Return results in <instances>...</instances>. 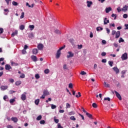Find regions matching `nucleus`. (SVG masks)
Here are the masks:
<instances>
[{"instance_id": "f257e3e1", "label": "nucleus", "mask_w": 128, "mask_h": 128, "mask_svg": "<svg viewBox=\"0 0 128 128\" xmlns=\"http://www.w3.org/2000/svg\"><path fill=\"white\" fill-rule=\"evenodd\" d=\"M122 60H128V54L126 52L124 53L121 56Z\"/></svg>"}, {"instance_id": "f03ea898", "label": "nucleus", "mask_w": 128, "mask_h": 128, "mask_svg": "<svg viewBox=\"0 0 128 128\" xmlns=\"http://www.w3.org/2000/svg\"><path fill=\"white\" fill-rule=\"evenodd\" d=\"M37 48L39 50H44V46L42 44L40 43L38 44Z\"/></svg>"}, {"instance_id": "7ed1b4c3", "label": "nucleus", "mask_w": 128, "mask_h": 128, "mask_svg": "<svg viewBox=\"0 0 128 128\" xmlns=\"http://www.w3.org/2000/svg\"><path fill=\"white\" fill-rule=\"evenodd\" d=\"M68 55L67 56V58H72L74 56V53H72V52H68Z\"/></svg>"}, {"instance_id": "20e7f679", "label": "nucleus", "mask_w": 128, "mask_h": 128, "mask_svg": "<svg viewBox=\"0 0 128 128\" xmlns=\"http://www.w3.org/2000/svg\"><path fill=\"white\" fill-rule=\"evenodd\" d=\"M114 92L116 94V96L118 98V100H122V96H120V94H119V93L116 92V91H114Z\"/></svg>"}, {"instance_id": "39448f33", "label": "nucleus", "mask_w": 128, "mask_h": 128, "mask_svg": "<svg viewBox=\"0 0 128 128\" xmlns=\"http://www.w3.org/2000/svg\"><path fill=\"white\" fill-rule=\"evenodd\" d=\"M5 70H12V66H10V65L6 64L5 66Z\"/></svg>"}, {"instance_id": "423d86ee", "label": "nucleus", "mask_w": 128, "mask_h": 128, "mask_svg": "<svg viewBox=\"0 0 128 128\" xmlns=\"http://www.w3.org/2000/svg\"><path fill=\"white\" fill-rule=\"evenodd\" d=\"M43 94H44V96H50V92H48V90H45L43 92Z\"/></svg>"}, {"instance_id": "0eeeda50", "label": "nucleus", "mask_w": 128, "mask_h": 128, "mask_svg": "<svg viewBox=\"0 0 128 128\" xmlns=\"http://www.w3.org/2000/svg\"><path fill=\"white\" fill-rule=\"evenodd\" d=\"M112 70H114V72H115L116 74H118L120 72V69H118L116 66L114 67Z\"/></svg>"}, {"instance_id": "6e6552de", "label": "nucleus", "mask_w": 128, "mask_h": 128, "mask_svg": "<svg viewBox=\"0 0 128 128\" xmlns=\"http://www.w3.org/2000/svg\"><path fill=\"white\" fill-rule=\"evenodd\" d=\"M31 58L33 62H38V58H36V56H32Z\"/></svg>"}, {"instance_id": "1a4fd4ad", "label": "nucleus", "mask_w": 128, "mask_h": 128, "mask_svg": "<svg viewBox=\"0 0 128 128\" xmlns=\"http://www.w3.org/2000/svg\"><path fill=\"white\" fill-rule=\"evenodd\" d=\"M8 86H0L1 90H8Z\"/></svg>"}, {"instance_id": "9d476101", "label": "nucleus", "mask_w": 128, "mask_h": 128, "mask_svg": "<svg viewBox=\"0 0 128 128\" xmlns=\"http://www.w3.org/2000/svg\"><path fill=\"white\" fill-rule=\"evenodd\" d=\"M104 24H108L110 23V20H108V18H106L104 20Z\"/></svg>"}, {"instance_id": "9b49d317", "label": "nucleus", "mask_w": 128, "mask_h": 128, "mask_svg": "<svg viewBox=\"0 0 128 128\" xmlns=\"http://www.w3.org/2000/svg\"><path fill=\"white\" fill-rule=\"evenodd\" d=\"M120 36V32L118 31L116 34V38H118Z\"/></svg>"}, {"instance_id": "f8f14e48", "label": "nucleus", "mask_w": 128, "mask_h": 128, "mask_svg": "<svg viewBox=\"0 0 128 128\" xmlns=\"http://www.w3.org/2000/svg\"><path fill=\"white\" fill-rule=\"evenodd\" d=\"M20 98L22 100H26V96L25 94H22Z\"/></svg>"}, {"instance_id": "ddd939ff", "label": "nucleus", "mask_w": 128, "mask_h": 128, "mask_svg": "<svg viewBox=\"0 0 128 128\" xmlns=\"http://www.w3.org/2000/svg\"><path fill=\"white\" fill-rule=\"evenodd\" d=\"M60 51H58V50L56 54V58H60Z\"/></svg>"}, {"instance_id": "4468645a", "label": "nucleus", "mask_w": 128, "mask_h": 128, "mask_svg": "<svg viewBox=\"0 0 128 128\" xmlns=\"http://www.w3.org/2000/svg\"><path fill=\"white\" fill-rule=\"evenodd\" d=\"M38 52V50L37 48H34L32 50V54H36Z\"/></svg>"}, {"instance_id": "2eb2a0df", "label": "nucleus", "mask_w": 128, "mask_h": 128, "mask_svg": "<svg viewBox=\"0 0 128 128\" xmlns=\"http://www.w3.org/2000/svg\"><path fill=\"white\" fill-rule=\"evenodd\" d=\"M11 120L12 121V122H18V118H16V117H12L11 118Z\"/></svg>"}, {"instance_id": "dca6fc26", "label": "nucleus", "mask_w": 128, "mask_h": 128, "mask_svg": "<svg viewBox=\"0 0 128 128\" xmlns=\"http://www.w3.org/2000/svg\"><path fill=\"white\" fill-rule=\"evenodd\" d=\"M110 10H112V8L110 7H108L106 8V14H108Z\"/></svg>"}, {"instance_id": "f3484780", "label": "nucleus", "mask_w": 128, "mask_h": 128, "mask_svg": "<svg viewBox=\"0 0 128 128\" xmlns=\"http://www.w3.org/2000/svg\"><path fill=\"white\" fill-rule=\"evenodd\" d=\"M34 36V34L32 32L28 34V38H32Z\"/></svg>"}, {"instance_id": "a211bd4d", "label": "nucleus", "mask_w": 128, "mask_h": 128, "mask_svg": "<svg viewBox=\"0 0 128 128\" xmlns=\"http://www.w3.org/2000/svg\"><path fill=\"white\" fill-rule=\"evenodd\" d=\"M86 3H87V6L88 8H90V6H92V2L87 1Z\"/></svg>"}, {"instance_id": "6ab92c4d", "label": "nucleus", "mask_w": 128, "mask_h": 128, "mask_svg": "<svg viewBox=\"0 0 128 128\" xmlns=\"http://www.w3.org/2000/svg\"><path fill=\"white\" fill-rule=\"evenodd\" d=\"M86 116H88L90 118H92V115L88 112H86Z\"/></svg>"}, {"instance_id": "aec40b11", "label": "nucleus", "mask_w": 128, "mask_h": 128, "mask_svg": "<svg viewBox=\"0 0 128 128\" xmlns=\"http://www.w3.org/2000/svg\"><path fill=\"white\" fill-rule=\"evenodd\" d=\"M126 10H128V6H126V5L124 6L123 7V8H122V12H126Z\"/></svg>"}, {"instance_id": "412c9836", "label": "nucleus", "mask_w": 128, "mask_h": 128, "mask_svg": "<svg viewBox=\"0 0 128 128\" xmlns=\"http://www.w3.org/2000/svg\"><path fill=\"white\" fill-rule=\"evenodd\" d=\"M20 30H24V25H20L19 27Z\"/></svg>"}, {"instance_id": "4be33fe9", "label": "nucleus", "mask_w": 128, "mask_h": 128, "mask_svg": "<svg viewBox=\"0 0 128 128\" xmlns=\"http://www.w3.org/2000/svg\"><path fill=\"white\" fill-rule=\"evenodd\" d=\"M104 30V28H102L100 26H98V27L96 28L97 32H99V30Z\"/></svg>"}, {"instance_id": "5701e85b", "label": "nucleus", "mask_w": 128, "mask_h": 128, "mask_svg": "<svg viewBox=\"0 0 128 128\" xmlns=\"http://www.w3.org/2000/svg\"><path fill=\"white\" fill-rule=\"evenodd\" d=\"M36 106H38V104H40V99H37L34 102Z\"/></svg>"}, {"instance_id": "b1692460", "label": "nucleus", "mask_w": 128, "mask_h": 128, "mask_svg": "<svg viewBox=\"0 0 128 128\" xmlns=\"http://www.w3.org/2000/svg\"><path fill=\"white\" fill-rule=\"evenodd\" d=\"M18 34V30H16L15 32H13L12 34V36H16Z\"/></svg>"}, {"instance_id": "393cba45", "label": "nucleus", "mask_w": 128, "mask_h": 128, "mask_svg": "<svg viewBox=\"0 0 128 128\" xmlns=\"http://www.w3.org/2000/svg\"><path fill=\"white\" fill-rule=\"evenodd\" d=\"M15 84H16V86H20V84H22V81L16 82Z\"/></svg>"}, {"instance_id": "a878e982", "label": "nucleus", "mask_w": 128, "mask_h": 128, "mask_svg": "<svg viewBox=\"0 0 128 128\" xmlns=\"http://www.w3.org/2000/svg\"><path fill=\"white\" fill-rule=\"evenodd\" d=\"M54 122H56V124H58L60 120H58V119H56V117H54Z\"/></svg>"}, {"instance_id": "bb28decb", "label": "nucleus", "mask_w": 128, "mask_h": 128, "mask_svg": "<svg viewBox=\"0 0 128 128\" xmlns=\"http://www.w3.org/2000/svg\"><path fill=\"white\" fill-rule=\"evenodd\" d=\"M29 28H30V30H34V25L29 26Z\"/></svg>"}, {"instance_id": "cd10ccee", "label": "nucleus", "mask_w": 128, "mask_h": 128, "mask_svg": "<svg viewBox=\"0 0 128 128\" xmlns=\"http://www.w3.org/2000/svg\"><path fill=\"white\" fill-rule=\"evenodd\" d=\"M51 108L52 110H54L55 108H56V106L54 104H51Z\"/></svg>"}, {"instance_id": "c85d7f7f", "label": "nucleus", "mask_w": 128, "mask_h": 128, "mask_svg": "<svg viewBox=\"0 0 128 128\" xmlns=\"http://www.w3.org/2000/svg\"><path fill=\"white\" fill-rule=\"evenodd\" d=\"M54 32L55 34H61L60 31L58 30H55Z\"/></svg>"}, {"instance_id": "c756f323", "label": "nucleus", "mask_w": 128, "mask_h": 128, "mask_svg": "<svg viewBox=\"0 0 128 128\" xmlns=\"http://www.w3.org/2000/svg\"><path fill=\"white\" fill-rule=\"evenodd\" d=\"M104 86L106 88H110V84L106 83V82H104Z\"/></svg>"}, {"instance_id": "7c9ffc66", "label": "nucleus", "mask_w": 128, "mask_h": 128, "mask_svg": "<svg viewBox=\"0 0 128 128\" xmlns=\"http://www.w3.org/2000/svg\"><path fill=\"white\" fill-rule=\"evenodd\" d=\"M92 106H93V108H98V104H96V103H93L92 104Z\"/></svg>"}, {"instance_id": "2f4dec72", "label": "nucleus", "mask_w": 128, "mask_h": 128, "mask_svg": "<svg viewBox=\"0 0 128 128\" xmlns=\"http://www.w3.org/2000/svg\"><path fill=\"white\" fill-rule=\"evenodd\" d=\"M76 114V113L72 111V112H68V114L69 116H72V115L74 114Z\"/></svg>"}, {"instance_id": "473e14b6", "label": "nucleus", "mask_w": 128, "mask_h": 128, "mask_svg": "<svg viewBox=\"0 0 128 128\" xmlns=\"http://www.w3.org/2000/svg\"><path fill=\"white\" fill-rule=\"evenodd\" d=\"M108 64L110 66H112V64H114V62H112V61H109L108 62Z\"/></svg>"}, {"instance_id": "72a5a7b5", "label": "nucleus", "mask_w": 128, "mask_h": 128, "mask_svg": "<svg viewBox=\"0 0 128 128\" xmlns=\"http://www.w3.org/2000/svg\"><path fill=\"white\" fill-rule=\"evenodd\" d=\"M64 48H66V45H64V46L60 47L58 50V52H60L62 50H64Z\"/></svg>"}, {"instance_id": "f704fd0d", "label": "nucleus", "mask_w": 128, "mask_h": 128, "mask_svg": "<svg viewBox=\"0 0 128 128\" xmlns=\"http://www.w3.org/2000/svg\"><path fill=\"white\" fill-rule=\"evenodd\" d=\"M14 102H16V100L14 98L10 99V104H13Z\"/></svg>"}, {"instance_id": "c9c22d12", "label": "nucleus", "mask_w": 128, "mask_h": 128, "mask_svg": "<svg viewBox=\"0 0 128 128\" xmlns=\"http://www.w3.org/2000/svg\"><path fill=\"white\" fill-rule=\"evenodd\" d=\"M44 74H48L50 73V70L48 69H46L44 71Z\"/></svg>"}, {"instance_id": "e433bc0d", "label": "nucleus", "mask_w": 128, "mask_h": 128, "mask_svg": "<svg viewBox=\"0 0 128 128\" xmlns=\"http://www.w3.org/2000/svg\"><path fill=\"white\" fill-rule=\"evenodd\" d=\"M66 108H70V104H66Z\"/></svg>"}, {"instance_id": "4c0bfd02", "label": "nucleus", "mask_w": 128, "mask_h": 128, "mask_svg": "<svg viewBox=\"0 0 128 128\" xmlns=\"http://www.w3.org/2000/svg\"><path fill=\"white\" fill-rule=\"evenodd\" d=\"M124 42V39H122V38H120L118 40V42L120 44V42Z\"/></svg>"}, {"instance_id": "58836bf2", "label": "nucleus", "mask_w": 128, "mask_h": 128, "mask_svg": "<svg viewBox=\"0 0 128 128\" xmlns=\"http://www.w3.org/2000/svg\"><path fill=\"white\" fill-rule=\"evenodd\" d=\"M12 4L13 5V6H18V2H14V1H13L12 2Z\"/></svg>"}, {"instance_id": "ea45409f", "label": "nucleus", "mask_w": 128, "mask_h": 128, "mask_svg": "<svg viewBox=\"0 0 128 128\" xmlns=\"http://www.w3.org/2000/svg\"><path fill=\"white\" fill-rule=\"evenodd\" d=\"M104 100H108V102H110V98L108 97V98H104Z\"/></svg>"}, {"instance_id": "a19ab883", "label": "nucleus", "mask_w": 128, "mask_h": 128, "mask_svg": "<svg viewBox=\"0 0 128 128\" xmlns=\"http://www.w3.org/2000/svg\"><path fill=\"white\" fill-rule=\"evenodd\" d=\"M24 18V12H22V14H21L20 16V18Z\"/></svg>"}, {"instance_id": "79ce46f5", "label": "nucleus", "mask_w": 128, "mask_h": 128, "mask_svg": "<svg viewBox=\"0 0 128 128\" xmlns=\"http://www.w3.org/2000/svg\"><path fill=\"white\" fill-rule=\"evenodd\" d=\"M20 78H26V75H24V74H22L20 76Z\"/></svg>"}, {"instance_id": "37998d69", "label": "nucleus", "mask_w": 128, "mask_h": 128, "mask_svg": "<svg viewBox=\"0 0 128 128\" xmlns=\"http://www.w3.org/2000/svg\"><path fill=\"white\" fill-rule=\"evenodd\" d=\"M42 120V116L40 115L36 118V120Z\"/></svg>"}, {"instance_id": "c03bdc74", "label": "nucleus", "mask_w": 128, "mask_h": 128, "mask_svg": "<svg viewBox=\"0 0 128 128\" xmlns=\"http://www.w3.org/2000/svg\"><path fill=\"white\" fill-rule=\"evenodd\" d=\"M80 74H82V76H84V74H86V72H84V71H82Z\"/></svg>"}, {"instance_id": "a18cd8bd", "label": "nucleus", "mask_w": 128, "mask_h": 128, "mask_svg": "<svg viewBox=\"0 0 128 128\" xmlns=\"http://www.w3.org/2000/svg\"><path fill=\"white\" fill-rule=\"evenodd\" d=\"M112 18L114 17V20H116V14H112Z\"/></svg>"}, {"instance_id": "49530a36", "label": "nucleus", "mask_w": 128, "mask_h": 128, "mask_svg": "<svg viewBox=\"0 0 128 128\" xmlns=\"http://www.w3.org/2000/svg\"><path fill=\"white\" fill-rule=\"evenodd\" d=\"M40 122V124H46V121H44V120H42Z\"/></svg>"}, {"instance_id": "de8ad7c7", "label": "nucleus", "mask_w": 128, "mask_h": 128, "mask_svg": "<svg viewBox=\"0 0 128 128\" xmlns=\"http://www.w3.org/2000/svg\"><path fill=\"white\" fill-rule=\"evenodd\" d=\"M70 120H76V118H74V116H72L70 117Z\"/></svg>"}, {"instance_id": "09e8293b", "label": "nucleus", "mask_w": 128, "mask_h": 128, "mask_svg": "<svg viewBox=\"0 0 128 128\" xmlns=\"http://www.w3.org/2000/svg\"><path fill=\"white\" fill-rule=\"evenodd\" d=\"M35 78L36 80H38V78H40V74H36L35 75Z\"/></svg>"}, {"instance_id": "8fccbe9b", "label": "nucleus", "mask_w": 128, "mask_h": 128, "mask_svg": "<svg viewBox=\"0 0 128 128\" xmlns=\"http://www.w3.org/2000/svg\"><path fill=\"white\" fill-rule=\"evenodd\" d=\"M78 94L76 95V98H80V96H82V94H80V92H78Z\"/></svg>"}, {"instance_id": "3c124183", "label": "nucleus", "mask_w": 128, "mask_h": 128, "mask_svg": "<svg viewBox=\"0 0 128 128\" xmlns=\"http://www.w3.org/2000/svg\"><path fill=\"white\" fill-rule=\"evenodd\" d=\"M101 56H106V52H102Z\"/></svg>"}, {"instance_id": "603ef678", "label": "nucleus", "mask_w": 128, "mask_h": 128, "mask_svg": "<svg viewBox=\"0 0 128 128\" xmlns=\"http://www.w3.org/2000/svg\"><path fill=\"white\" fill-rule=\"evenodd\" d=\"M22 54H26V50L24 49L22 50Z\"/></svg>"}, {"instance_id": "864d4df0", "label": "nucleus", "mask_w": 128, "mask_h": 128, "mask_svg": "<svg viewBox=\"0 0 128 128\" xmlns=\"http://www.w3.org/2000/svg\"><path fill=\"white\" fill-rule=\"evenodd\" d=\"M4 32V28H0V34H2Z\"/></svg>"}, {"instance_id": "5fc2aeb1", "label": "nucleus", "mask_w": 128, "mask_h": 128, "mask_svg": "<svg viewBox=\"0 0 128 128\" xmlns=\"http://www.w3.org/2000/svg\"><path fill=\"white\" fill-rule=\"evenodd\" d=\"M10 82H11V84H12V82H14V80L12 78L9 79Z\"/></svg>"}, {"instance_id": "6e6d98bb", "label": "nucleus", "mask_w": 128, "mask_h": 128, "mask_svg": "<svg viewBox=\"0 0 128 128\" xmlns=\"http://www.w3.org/2000/svg\"><path fill=\"white\" fill-rule=\"evenodd\" d=\"M68 88H72L73 86H72V84L70 83L68 85Z\"/></svg>"}, {"instance_id": "4d7b16f0", "label": "nucleus", "mask_w": 128, "mask_h": 128, "mask_svg": "<svg viewBox=\"0 0 128 128\" xmlns=\"http://www.w3.org/2000/svg\"><path fill=\"white\" fill-rule=\"evenodd\" d=\"M106 30L107 32V34H110V29H108V28H106Z\"/></svg>"}, {"instance_id": "13d9d810", "label": "nucleus", "mask_w": 128, "mask_h": 128, "mask_svg": "<svg viewBox=\"0 0 128 128\" xmlns=\"http://www.w3.org/2000/svg\"><path fill=\"white\" fill-rule=\"evenodd\" d=\"M124 18H128V14H124L123 15Z\"/></svg>"}, {"instance_id": "bf43d9fd", "label": "nucleus", "mask_w": 128, "mask_h": 128, "mask_svg": "<svg viewBox=\"0 0 128 128\" xmlns=\"http://www.w3.org/2000/svg\"><path fill=\"white\" fill-rule=\"evenodd\" d=\"M116 34V30H113L112 31V36H114V34Z\"/></svg>"}, {"instance_id": "052dcab7", "label": "nucleus", "mask_w": 128, "mask_h": 128, "mask_svg": "<svg viewBox=\"0 0 128 128\" xmlns=\"http://www.w3.org/2000/svg\"><path fill=\"white\" fill-rule=\"evenodd\" d=\"M90 37L91 38H94V34H92V32H90Z\"/></svg>"}, {"instance_id": "680f3d73", "label": "nucleus", "mask_w": 128, "mask_h": 128, "mask_svg": "<svg viewBox=\"0 0 128 128\" xmlns=\"http://www.w3.org/2000/svg\"><path fill=\"white\" fill-rule=\"evenodd\" d=\"M124 26H126V28H124V30H128V24H125Z\"/></svg>"}, {"instance_id": "e2e57ef3", "label": "nucleus", "mask_w": 128, "mask_h": 128, "mask_svg": "<svg viewBox=\"0 0 128 128\" xmlns=\"http://www.w3.org/2000/svg\"><path fill=\"white\" fill-rule=\"evenodd\" d=\"M102 62H104V63L106 62V59H102Z\"/></svg>"}, {"instance_id": "0e129e2a", "label": "nucleus", "mask_w": 128, "mask_h": 128, "mask_svg": "<svg viewBox=\"0 0 128 128\" xmlns=\"http://www.w3.org/2000/svg\"><path fill=\"white\" fill-rule=\"evenodd\" d=\"M28 45H24V50H28Z\"/></svg>"}, {"instance_id": "69168bd1", "label": "nucleus", "mask_w": 128, "mask_h": 128, "mask_svg": "<svg viewBox=\"0 0 128 128\" xmlns=\"http://www.w3.org/2000/svg\"><path fill=\"white\" fill-rule=\"evenodd\" d=\"M58 128H64V127L62 126V125H60V124H58Z\"/></svg>"}, {"instance_id": "338daca9", "label": "nucleus", "mask_w": 128, "mask_h": 128, "mask_svg": "<svg viewBox=\"0 0 128 128\" xmlns=\"http://www.w3.org/2000/svg\"><path fill=\"white\" fill-rule=\"evenodd\" d=\"M78 48L79 49L82 48V44L78 45Z\"/></svg>"}, {"instance_id": "774afa93", "label": "nucleus", "mask_w": 128, "mask_h": 128, "mask_svg": "<svg viewBox=\"0 0 128 128\" xmlns=\"http://www.w3.org/2000/svg\"><path fill=\"white\" fill-rule=\"evenodd\" d=\"M7 128H14V127H12V125H8L7 126Z\"/></svg>"}]
</instances>
